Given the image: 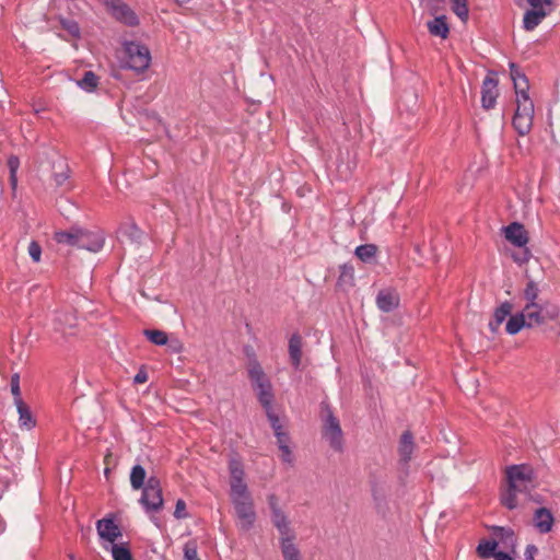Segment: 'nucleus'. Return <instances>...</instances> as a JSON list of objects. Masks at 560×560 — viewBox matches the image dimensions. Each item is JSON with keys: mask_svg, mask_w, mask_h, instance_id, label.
Segmentation results:
<instances>
[{"mask_svg": "<svg viewBox=\"0 0 560 560\" xmlns=\"http://www.w3.org/2000/svg\"><path fill=\"white\" fill-rule=\"evenodd\" d=\"M415 446L416 445L411 432H404L400 436L398 444V454L402 463L407 464L410 462L415 451Z\"/></svg>", "mask_w": 560, "mask_h": 560, "instance_id": "nucleus-19", "label": "nucleus"}, {"mask_svg": "<svg viewBox=\"0 0 560 560\" xmlns=\"http://www.w3.org/2000/svg\"><path fill=\"white\" fill-rule=\"evenodd\" d=\"M533 118L529 116H521V114H514L513 126L521 136L527 135L533 125Z\"/></svg>", "mask_w": 560, "mask_h": 560, "instance_id": "nucleus-27", "label": "nucleus"}, {"mask_svg": "<svg viewBox=\"0 0 560 560\" xmlns=\"http://www.w3.org/2000/svg\"><path fill=\"white\" fill-rule=\"evenodd\" d=\"M247 374L252 390L264 410L273 408L275 389L270 377L254 357L247 354Z\"/></svg>", "mask_w": 560, "mask_h": 560, "instance_id": "nucleus-3", "label": "nucleus"}, {"mask_svg": "<svg viewBox=\"0 0 560 560\" xmlns=\"http://www.w3.org/2000/svg\"><path fill=\"white\" fill-rule=\"evenodd\" d=\"M143 334L152 343L156 346H164L168 342L167 335L162 330L145 329Z\"/></svg>", "mask_w": 560, "mask_h": 560, "instance_id": "nucleus-36", "label": "nucleus"}, {"mask_svg": "<svg viewBox=\"0 0 560 560\" xmlns=\"http://www.w3.org/2000/svg\"><path fill=\"white\" fill-rule=\"evenodd\" d=\"M20 167V160L15 155H11L8 159V168H9V183L13 191H15L18 186V170Z\"/></svg>", "mask_w": 560, "mask_h": 560, "instance_id": "nucleus-33", "label": "nucleus"}, {"mask_svg": "<svg viewBox=\"0 0 560 560\" xmlns=\"http://www.w3.org/2000/svg\"><path fill=\"white\" fill-rule=\"evenodd\" d=\"M427 26L430 34L433 36H439L443 39L448 36L450 27L445 15L434 18L427 23Z\"/></svg>", "mask_w": 560, "mask_h": 560, "instance_id": "nucleus-23", "label": "nucleus"}, {"mask_svg": "<svg viewBox=\"0 0 560 560\" xmlns=\"http://www.w3.org/2000/svg\"><path fill=\"white\" fill-rule=\"evenodd\" d=\"M131 230H132V232L130 235L132 237H139L140 231L136 226H131Z\"/></svg>", "mask_w": 560, "mask_h": 560, "instance_id": "nucleus-52", "label": "nucleus"}, {"mask_svg": "<svg viewBox=\"0 0 560 560\" xmlns=\"http://www.w3.org/2000/svg\"><path fill=\"white\" fill-rule=\"evenodd\" d=\"M533 523L539 533L547 534L552 529L553 515L548 509L539 508L534 513Z\"/></svg>", "mask_w": 560, "mask_h": 560, "instance_id": "nucleus-17", "label": "nucleus"}, {"mask_svg": "<svg viewBox=\"0 0 560 560\" xmlns=\"http://www.w3.org/2000/svg\"><path fill=\"white\" fill-rule=\"evenodd\" d=\"M276 439L278 448L280 451L281 460L288 465H292L294 463V455L292 452L289 433H279Z\"/></svg>", "mask_w": 560, "mask_h": 560, "instance_id": "nucleus-20", "label": "nucleus"}, {"mask_svg": "<svg viewBox=\"0 0 560 560\" xmlns=\"http://www.w3.org/2000/svg\"><path fill=\"white\" fill-rule=\"evenodd\" d=\"M544 323L546 320H555L560 317V308L556 305H542Z\"/></svg>", "mask_w": 560, "mask_h": 560, "instance_id": "nucleus-41", "label": "nucleus"}, {"mask_svg": "<svg viewBox=\"0 0 560 560\" xmlns=\"http://www.w3.org/2000/svg\"><path fill=\"white\" fill-rule=\"evenodd\" d=\"M105 5L118 22L131 27L139 25L138 15L122 0H105Z\"/></svg>", "mask_w": 560, "mask_h": 560, "instance_id": "nucleus-10", "label": "nucleus"}, {"mask_svg": "<svg viewBox=\"0 0 560 560\" xmlns=\"http://www.w3.org/2000/svg\"><path fill=\"white\" fill-rule=\"evenodd\" d=\"M497 552V542H494L493 538L481 540L477 546V553L482 559L493 558Z\"/></svg>", "mask_w": 560, "mask_h": 560, "instance_id": "nucleus-30", "label": "nucleus"}, {"mask_svg": "<svg viewBox=\"0 0 560 560\" xmlns=\"http://www.w3.org/2000/svg\"><path fill=\"white\" fill-rule=\"evenodd\" d=\"M178 4L183 5L188 3L190 0H175Z\"/></svg>", "mask_w": 560, "mask_h": 560, "instance_id": "nucleus-53", "label": "nucleus"}, {"mask_svg": "<svg viewBox=\"0 0 560 560\" xmlns=\"http://www.w3.org/2000/svg\"><path fill=\"white\" fill-rule=\"evenodd\" d=\"M538 293L539 289L537 284L533 280L528 281L524 290V299L526 300V303H536Z\"/></svg>", "mask_w": 560, "mask_h": 560, "instance_id": "nucleus-39", "label": "nucleus"}, {"mask_svg": "<svg viewBox=\"0 0 560 560\" xmlns=\"http://www.w3.org/2000/svg\"><path fill=\"white\" fill-rule=\"evenodd\" d=\"M453 12L463 21L468 20V4L467 0H451Z\"/></svg>", "mask_w": 560, "mask_h": 560, "instance_id": "nucleus-37", "label": "nucleus"}, {"mask_svg": "<svg viewBox=\"0 0 560 560\" xmlns=\"http://www.w3.org/2000/svg\"><path fill=\"white\" fill-rule=\"evenodd\" d=\"M377 307L385 313L392 312L399 305V294L394 289H383L376 296Z\"/></svg>", "mask_w": 560, "mask_h": 560, "instance_id": "nucleus-16", "label": "nucleus"}, {"mask_svg": "<svg viewBox=\"0 0 560 560\" xmlns=\"http://www.w3.org/2000/svg\"><path fill=\"white\" fill-rule=\"evenodd\" d=\"M184 560H200L197 552V544L189 540L184 546Z\"/></svg>", "mask_w": 560, "mask_h": 560, "instance_id": "nucleus-40", "label": "nucleus"}, {"mask_svg": "<svg viewBox=\"0 0 560 560\" xmlns=\"http://www.w3.org/2000/svg\"><path fill=\"white\" fill-rule=\"evenodd\" d=\"M55 240L59 244L77 246L78 248L90 252H98L104 245V235L100 230H85L81 228H72L69 231L56 232Z\"/></svg>", "mask_w": 560, "mask_h": 560, "instance_id": "nucleus-4", "label": "nucleus"}, {"mask_svg": "<svg viewBox=\"0 0 560 560\" xmlns=\"http://www.w3.org/2000/svg\"><path fill=\"white\" fill-rule=\"evenodd\" d=\"M10 386H11V393L14 398V404H16V401H19V400H23L21 398L20 375L18 373H15L11 376Z\"/></svg>", "mask_w": 560, "mask_h": 560, "instance_id": "nucleus-42", "label": "nucleus"}, {"mask_svg": "<svg viewBox=\"0 0 560 560\" xmlns=\"http://www.w3.org/2000/svg\"><path fill=\"white\" fill-rule=\"evenodd\" d=\"M19 413V424L21 428H25L27 430L35 427V420L33 419L32 412L28 406L23 401L19 400L14 404Z\"/></svg>", "mask_w": 560, "mask_h": 560, "instance_id": "nucleus-24", "label": "nucleus"}, {"mask_svg": "<svg viewBox=\"0 0 560 560\" xmlns=\"http://www.w3.org/2000/svg\"><path fill=\"white\" fill-rule=\"evenodd\" d=\"M170 348L173 352L178 353L182 351L183 346L178 340H173L170 343Z\"/></svg>", "mask_w": 560, "mask_h": 560, "instance_id": "nucleus-51", "label": "nucleus"}, {"mask_svg": "<svg viewBox=\"0 0 560 560\" xmlns=\"http://www.w3.org/2000/svg\"><path fill=\"white\" fill-rule=\"evenodd\" d=\"M537 548L534 546V545H529L526 547V550H525V558L527 560H534L535 559V556L537 553Z\"/></svg>", "mask_w": 560, "mask_h": 560, "instance_id": "nucleus-48", "label": "nucleus"}, {"mask_svg": "<svg viewBox=\"0 0 560 560\" xmlns=\"http://www.w3.org/2000/svg\"><path fill=\"white\" fill-rule=\"evenodd\" d=\"M28 254L35 262L40 260L42 248L36 242H31L28 245Z\"/></svg>", "mask_w": 560, "mask_h": 560, "instance_id": "nucleus-44", "label": "nucleus"}, {"mask_svg": "<svg viewBox=\"0 0 560 560\" xmlns=\"http://www.w3.org/2000/svg\"><path fill=\"white\" fill-rule=\"evenodd\" d=\"M323 438L329 443L330 447L335 451H341L343 445V433L339 420L331 413L330 410L323 423Z\"/></svg>", "mask_w": 560, "mask_h": 560, "instance_id": "nucleus-9", "label": "nucleus"}, {"mask_svg": "<svg viewBox=\"0 0 560 560\" xmlns=\"http://www.w3.org/2000/svg\"><path fill=\"white\" fill-rule=\"evenodd\" d=\"M492 536L497 548L501 546L506 551L515 553L517 538L511 528L495 526L492 528Z\"/></svg>", "mask_w": 560, "mask_h": 560, "instance_id": "nucleus-13", "label": "nucleus"}, {"mask_svg": "<svg viewBox=\"0 0 560 560\" xmlns=\"http://www.w3.org/2000/svg\"><path fill=\"white\" fill-rule=\"evenodd\" d=\"M498 97V80L494 73L490 72L482 82L481 103L482 107L490 109L495 105Z\"/></svg>", "mask_w": 560, "mask_h": 560, "instance_id": "nucleus-12", "label": "nucleus"}, {"mask_svg": "<svg viewBox=\"0 0 560 560\" xmlns=\"http://www.w3.org/2000/svg\"><path fill=\"white\" fill-rule=\"evenodd\" d=\"M142 489L139 500L145 512L155 513L163 508V495L160 480L156 477H150Z\"/></svg>", "mask_w": 560, "mask_h": 560, "instance_id": "nucleus-8", "label": "nucleus"}, {"mask_svg": "<svg viewBox=\"0 0 560 560\" xmlns=\"http://www.w3.org/2000/svg\"><path fill=\"white\" fill-rule=\"evenodd\" d=\"M133 381H135V383H137V384H143V383H145V382L148 381V375H147V373H145V372H143V371H139V372L136 374V376H135Z\"/></svg>", "mask_w": 560, "mask_h": 560, "instance_id": "nucleus-50", "label": "nucleus"}, {"mask_svg": "<svg viewBox=\"0 0 560 560\" xmlns=\"http://www.w3.org/2000/svg\"><path fill=\"white\" fill-rule=\"evenodd\" d=\"M512 304L509 302L502 303L494 312V320L490 322L489 327L494 332L499 326L511 316Z\"/></svg>", "mask_w": 560, "mask_h": 560, "instance_id": "nucleus-25", "label": "nucleus"}, {"mask_svg": "<svg viewBox=\"0 0 560 560\" xmlns=\"http://www.w3.org/2000/svg\"><path fill=\"white\" fill-rule=\"evenodd\" d=\"M77 326V316L72 310H63L58 312L54 318V328L57 331L62 332L63 335H71L72 331H68L73 329Z\"/></svg>", "mask_w": 560, "mask_h": 560, "instance_id": "nucleus-15", "label": "nucleus"}, {"mask_svg": "<svg viewBox=\"0 0 560 560\" xmlns=\"http://www.w3.org/2000/svg\"><path fill=\"white\" fill-rule=\"evenodd\" d=\"M271 523L278 533V542L283 560H302L301 550L296 544L298 534L288 514L278 505L277 499L269 498Z\"/></svg>", "mask_w": 560, "mask_h": 560, "instance_id": "nucleus-1", "label": "nucleus"}, {"mask_svg": "<svg viewBox=\"0 0 560 560\" xmlns=\"http://www.w3.org/2000/svg\"><path fill=\"white\" fill-rule=\"evenodd\" d=\"M510 551H498L493 558L494 560H514Z\"/></svg>", "mask_w": 560, "mask_h": 560, "instance_id": "nucleus-49", "label": "nucleus"}, {"mask_svg": "<svg viewBox=\"0 0 560 560\" xmlns=\"http://www.w3.org/2000/svg\"><path fill=\"white\" fill-rule=\"evenodd\" d=\"M265 412L273 430L275 436H278L279 433H288L283 421L275 412L273 408L265 410Z\"/></svg>", "mask_w": 560, "mask_h": 560, "instance_id": "nucleus-34", "label": "nucleus"}, {"mask_svg": "<svg viewBox=\"0 0 560 560\" xmlns=\"http://www.w3.org/2000/svg\"><path fill=\"white\" fill-rule=\"evenodd\" d=\"M352 279L353 278V268L350 267V266H347V265H343L341 267V275H340V280L342 279Z\"/></svg>", "mask_w": 560, "mask_h": 560, "instance_id": "nucleus-47", "label": "nucleus"}, {"mask_svg": "<svg viewBox=\"0 0 560 560\" xmlns=\"http://www.w3.org/2000/svg\"><path fill=\"white\" fill-rule=\"evenodd\" d=\"M230 498L238 517V525L245 526V470L241 459L230 460Z\"/></svg>", "mask_w": 560, "mask_h": 560, "instance_id": "nucleus-5", "label": "nucleus"}, {"mask_svg": "<svg viewBox=\"0 0 560 560\" xmlns=\"http://www.w3.org/2000/svg\"><path fill=\"white\" fill-rule=\"evenodd\" d=\"M524 327H527L526 320L521 313H517L510 316L505 325V330L509 335H516Z\"/></svg>", "mask_w": 560, "mask_h": 560, "instance_id": "nucleus-29", "label": "nucleus"}, {"mask_svg": "<svg viewBox=\"0 0 560 560\" xmlns=\"http://www.w3.org/2000/svg\"><path fill=\"white\" fill-rule=\"evenodd\" d=\"M125 68L130 69L137 73L144 72L151 63L150 49L139 42H125Z\"/></svg>", "mask_w": 560, "mask_h": 560, "instance_id": "nucleus-6", "label": "nucleus"}, {"mask_svg": "<svg viewBox=\"0 0 560 560\" xmlns=\"http://www.w3.org/2000/svg\"><path fill=\"white\" fill-rule=\"evenodd\" d=\"M376 246L373 244L360 245L355 248V256L363 262L370 261L376 254Z\"/></svg>", "mask_w": 560, "mask_h": 560, "instance_id": "nucleus-35", "label": "nucleus"}, {"mask_svg": "<svg viewBox=\"0 0 560 560\" xmlns=\"http://www.w3.org/2000/svg\"><path fill=\"white\" fill-rule=\"evenodd\" d=\"M174 516L178 520L187 517L186 503L184 500H182V499L177 500L176 505H175Z\"/></svg>", "mask_w": 560, "mask_h": 560, "instance_id": "nucleus-45", "label": "nucleus"}, {"mask_svg": "<svg viewBox=\"0 0 560 560\" xmlns=\"http://www.w3.org/2000/svg\"><path fill=\"white\" fill-rule=\"evenodd\" d=\"M97 84L98 77L93 71H85L82 79L78 81V85L86 92H93Z\"/></svg>", "mask_w": 560, "mask_h": 560, "instance_id": "nucleus-32", "label": "nucleus"}, {"mask_svg": "<svg viewBox=\"0 0 560 560\" xmlns=\"http://www.w3.org/2000/svg\"><path fill=\"white\" fill-rule=\"evenodd\" d=\"M529 257H530V253L526 247H524V249L520 254L513 255L514 261L520 265L527 262L529 260Z\"/></svg>", "mask_w": 560, "mask_h": 560, "instance_id": "nucleus-46", "label": "nucleus"}, {"mask_svg": "<svg viewBox=\"0 0 560 560\" xmlns=\"http://www.w3.org/2000/svg\"><path fill=\"white\" fill-rule=\"evenodd\" d=\"M250 516H252V515H250V513L247 511V514H246L247 523L250 521V520H249V518H250Z\"/></svg>", "mask_w": 560, "mask_h": 560, "instance_id": "nucleus-54", "label": "nucleus"}, {"mask_svg": "<svg viewBox=\"0 0 560 560\" xmlns=\"http://www.w3.org/2000/svg\"><path fill=\"white\" fill-rule=\"evenodd\" d=\"M550 13V10H528L525 12L523 18V27L526 31H533L535 30L542 20Z\"/></svg>", "mask_w": 560, "mask_h": 560, "instance_id": "nucleus-21", "label": "nucleus"}, {"mask_svg": "<svg viewBox=\"0 0 560 560\" xmlns=\"http://www.w3.org/2000/svg\"><path fill=\"white\" fill-rule=\"evenodd\" d=\"M508 488L501 494L502 504L513 510L518 506V494H529L534 489V471L527 465H513L506 469Z\"/></svg>", "mask_w": 560, "mask_h": 560, "instance_id": "nucleus-2", "label": "nucleus"}, {"mask_svg": "<svg viewBox=\"0 0 560 560\" xmlns=\"http://www.w3.org/2000/svg\"><path fill=\"white\" fill-rule=\"evenodd\" d=\"M533 10H550L552 5V0H527Z\"/></svg>", "mask_w": 560, "mask_h": 560, "instance_id": "nucleus-43", "label": "nucleus"}, {"mask_svg": "<svg viewBox=\"0 0 560 560\" xmlns=\"http://www.w3.org/2000/svg\"><path fill=\"white\" fill-rule=\"evenodd\" d=\"M59 22L61 27L73 37H80V26L77 21L60 16Z\"/></svg>", "mask_w": 560, "mask_h": 560, "instance_id": "nucleus-38", "label": "nucleus"}, {"mask_svg": "<svg viewBox=\"0 0 560 560\" xmlns=\"http://www.w3.org/2000/svg\"><path fill=\"white\" fill-rule=\"evenodd\" d=\"M52 178L57 187L63 186L70 178L69 166L65 163L54 165Z\"/></svg>", "mask_w": 560, "mask_h": 560, "instance_id": "nucleus-28", "label": "nucleus"}, {"mask_svg": "<svg viewBox=\"0 0 560 560\" xmlns=\"http://www.w3.org/2000/svg\"><path fill=\"white\" fill-rule=\"evenodd\" d=\"M511 79L514 83L516 94V110L515 114L521 116L534 117V104L528 96V80L524 73H522L514 63L510 65Z\"/></svg>", "mask_w": 560, "mask_h": 560, "instance_id": "nucleus-7", "label": "nucleus"}, {"mask_svg": "<svg viewBox=\"0 0 560 560\" xmlns=\"http://www.w3.org/2000/svg\"><path fill=\"white\" fill-rule=\"evenodd\" d=\"M302 337L293 334L289 340V357L294 369H299L302 360Z\"/></svg>", "mask_w": 560, "mask_h": 560, "instance_id": "nucleus-22", "label": "nucleus"}, {"mask_svg": "<svg viewBox=\"0 0 560 560\" xmlns=\"http://www.w3.org/2000/svg\"><path fill=\"white\" fill-rule=\"evenodd\" d=\"M521 314L524 316L527 327L544 324L542 305L538 303H526Z\"/></svg>", "mask_w": 560, "mask_h": 560, "instance_id": "nucleus-18", "label": "nucleus"}, {"mask_svg": "<svg viewBox=\"0 0 560 560\" xmlns=\"http://www.w3.org/2000/svg\"><path fill=\"white\" fill-rule=\"evenodd\" d=\"M505 238L517 247H525L528 243L527 232L521 223L513 222L502 229Z\"/></svg>", "mask_w": 560, "mask_h": 560, "instance_id": "nucleus-14", "label": "nucleus"}, {"mask_svg": "<svg viewBox=\"0 0 560 560\" xmlns=\"http://www.w3.org/2000/svg\"><path fill=\"white\" fill-rule=\"evenodd\" d=\"M96 530L100 538L109 544H114L122 535L112 516L98 520L96 522Z\"/></svg>", "mask_w": 560, "mask_h": 560, "instance_id": "nucleus-11", "label": "nucleus"}, {"mask_svg": "<svg viewBox=\"0 0 560 560\" xmlns=\"http://www.w3.org/2000/svg\"><path fill=\"white\" fill-rule=\"evenodd\" d=\"M147 471L141 465H135L130 472V485L132 489L139 490L145 486Z\"/></svg>", "mask_w": 560, "mask_h": 560, "instance_id": "nucleus-26", "label": "nucleus"}, {"mask_svg": "<svg viewBox=\"0 0 560 560\" xmlns=\"http://www.w3.org/2000/svg\"><path fill=\"white\" fill-rule=\"evenodd\" d=\"M109 550L114 560H132L131 551L126 544H110Z\"/></svg>", "mask_w": 560, "mask_h": 560, "instance_id": "nucleus-31", "label": "nucleus"}]
</instances>
